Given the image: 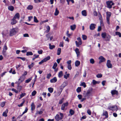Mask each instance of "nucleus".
<instances>
[{"instance_id":"nucleus-27","label":"nucleus","mask_w":121,"mask_h":121,"mask_svg":"<svg viewBox=\"0 0 121 121\" xmlns=\"http://www.w3.org/2000/svg\"><path fill=\"white\" fill-rule=\"evenodd\" d=\"M63 75V72L62 71H60L59 73L58 76L59 78L62 77Z\"/></svg>"},{"instance_id":"nucleus-55","label":"nucleus","mask_w":121,"mask_h":121,"mask_svg":"<svg viewBox=\"0 0 121 121\" xmlns=\"http://www.w3.org/2000/svg\"><path fill=\"white\" fill-rule=\"evenodd\" d=\"M64 98H62L61 100H60L59 102V104H61L63 102L64 100Z\"/></svg>"},{"instance_id":"nucleus-22","label":"nucleus","mask_w":121,"mask_h":121,"mask_svg":"<svg viewBox=\"0 0 121 121\" xmlns=\"http://www.w3.org/2000/svg\"><path fill=\"white\" fill-rule=\"evenodd\" d=\"M80 64V62L78 60H76L75 62L76 66L78 67Z\"/></svg>"},{"instance_id":"nucleus-5","label":"nucleus","mask_w":121,"mask_h":121,"mask_svg":"<svg viewBox=\"0 0 121 121\" xmlns=\"http://www.w3.org/2000/svg\"><path fill=\"white\" fill-rule=\"evenodd\" d=\"M106 65L108 68H111L112 67V65L111 63V61L109 60H107Z\"/></svg>"},{"instance_id":"nucleus-56","label":"nucleus","mask_w":121,"mask_h":121,"mask_svg":"<svg viewBox=\"0 0 121 121\" xmlns=\"http://www.w3.org/2000/svg\"><path fill=\"white\" fill-rule=\"evenodd\" d=\"M87 113L89 115H91V112L90 109H88L87 110Z\"/></svg>"},{"instance_id":"nucleus-24","label":"nucleus","mask_w":121,"mask_h":121,"mask_svg":"<svg viewBox=\"0 0 121 121\" xmlns=\"http://www.w3.org/2000/svg\"><path fill=\"white\" fill-rule=\"evenodd\" d=\"M31 109L32 110H34L35 108V106L34 104L32 103L31 105Z\"/></svg>"},{"instance_id":"nucleus-46","label":"nucleus","mask_w":121,"mask_h":121,"mask_svg":"<svg viewBox=\"0 0 121 121\" xmlns=\"http://www.w3.org/2000/svg\"><path fill=\"white\" fill-rule=\"evenodd\" d=\"M5 102H2L0 104V106L1 107H3L5 105Z\"/></svg>"},{"instance_id":"nucleus-3","label":"nucleus","mask_w":121,"mask_h":121,"mask_svg":"<svg viewBox=\"0 0 121 121\" xmlns=\"http://www.w3.org/2000/svg\"><path fill=\"white\" fill-rule=\"evenodd\" d=\"M77 39L78 41V42L77 41H76L75 43L76 46L77 47H78L80 45L82 44V42L81 39L80 37L78 38Z\"/></svg>"},{"instance_id":"nucleus-60","label":"nucleus","mask_w":121,"mask_h":121,"mask_svg":"<svg viewBox=\"0 0 121 121\" xmlns=\"http://www.w3.org/2000/svg\"><path fill=\"white\" fill-rule=\"evenodd\" d=\"M93 14L95 16H97L98 15L97 13V12L95 11H94Z\"/></svg>"},{"instance_id":"nucleus-34","label":"nucleus","mask_w":121,"mask_h":121,"mask_svg":"<svg viewBox=\"0 0 121 121\" xmlns=\"http://www.w3.org/2000/svg\"><path fill=\"white\" fill-rule=\"evenodd\" d=\"M34 63H32L30 65H28V67L29 69H31L33 67L34 65Z\"/></svg>"},{"instance_id":"nucleus-57","label":"nucleus","mask_w":121,"mask_h":121,"mask_svg":"<svg viewBox=\"0 0 121 121\" xmlns=\"http://www.w3.org/2000/svg\"><path fill=\"white\" fill-rule=\"evenodd\" d=\"M51 75L50 73L48 74L47 76V78L48 79H49L51 76Z\"/></svg>"},{"instance_id":"nucleus-6","label":"nucleus","mask_w":121,"mask_h":121,"mask_svg":"<svg viewBox=\"0 0 121 121\" xmlns=\"http://www.w3.org/2000/svg\"><path fill=\"white\" fill-rule=\"evenodd\" d=\"M99 59L100 60L99 62V63L104 62L106 60L102 56H100Z\"/></svg>"},{"instance_id":"nucleus-29","label":"nucleus","mask_w":121,"mask_h":121,"mask_svg":"<svg viewBox=\"0 0 121 121\" xmlns=\"http://www.w3.org/2000/svg\"><path fill=\"white\" fill-rule=\"evenodd\" d=\"M33 8V6L32 5H29L27 7V9L28 10H31Z\"/></svg>"},{"instance_id":"nucleus-37","label":"nucleus","mask_w":121,"mask_h":121,"mask_svg":"<svg viewBox=\"0 0 121 121\" xmlns=\"http://www.w3.org/2000/svg\"><path fill=\"white\" fill-rule=\"evenodd\" d=\"M48 90L50 93H52L53 92V89L52 88H48Z\"/></svg>"},{"instance_id":"nucleus-64","label":"nucleus","mask_w":121,"mask_h":121,"mask_svg":"<svg viewBox=\"0 0 121 121\" xmlns=\"http://www.w3.org/2000/svg\"><path fill=\"white\" fill-rule=\"evenodd\" d=\"M43 112L42 111H38L37 112L36 114H41L43 113Z\"/></svg>"},{"instance_id":"nucleus-32","label":"nucleus","mask_w":121,"mask_h":121,"mask_svg":"<svg viewBox=\"0 0 121 121\" xmlns=\"http://www.w3.org/2000/svg\"><path fill=\"white\" fill-rule=\"evenodd\" d=\"M33 53L31 52H27L26 55L27 56L32 55Z\"/></svg>"},{"instance_id":"nucleus-38","label":"nucleus","mask_w":121,"mask_h":121,"mask_svg":"<svg viewBox=\"0 0 121 121\" xmlns=\"http://www.w3.org/2000/svg\"><path fill=\"white\" fill-rule=\"evenodd\" d=\"M116 34L117 35H118L119 37H121V34L120 32H116Z\"/></svg>"},{"instance_id":"nucleus-11","label":"nucleus","mask_w":121,"mask_h":121,"mask_svg":"<svg viewBox=\"0 0 121 121\" xmlns=\"http://www.w3.org/2000/svg\"><path fill=\"white\" fill-rule=\"evenodd\" d=\"M11 24L12 25H14L16 23L17 21L16 20V19L13 18L11 20Z\"/></svg>"},{"instance_id":"nucleus-14","label":"nucleus","mask_w":121,"mask_h":121,"mask_svg":"<svg viewBox=\"0 0 121 121\" xmlns=\"http://www.w3.org/2000/svg\"><path fill=\"white\" fill-rule=\"evenodd\" d=\"M8 109H6V110L2 114L3 116L6 117L7 116V113L8 112Z\"/></svg>"},{"instance_id":"nucleus-42","label":"nucleus","mask_w":121,"mask_h":121,"mask_svg":"<svg viewBox=\"0 0 121 121\" xmlns=\"http://www.w3.org/2000/svg\"><path fill=\"white\" fill-rule=\"evenodd\" d=\"M36 92L35 91H34L31 93L32 96H34L36 93Z\"/></svg>"},{"instance_id":"nucleus-58","label":"nucleus","mask_w":121,"mask_h":121,"mask_svg":"<svg viewBox=\"0 0 121 121\" xmlns=\"http://www.w3.org/2000/svg\"><path fill=\"white\" fill-rule=\"evenodd\" d=\"M67 68L69 69V70H71L72 69L71 65H68L67 66Z\"/></svg>"},{"instance_id":"nucleus-59","label":"nucleus","mask_w":121,"mask_h":121,"mask_svg":"<svg viewBox=\"0 0 121 121\" xmlns=\"http://www.w3.org/2000/svg\"><path fill=\"white\" fill-rule=\"evenodd\" d=\"M60 119H61V120L63 119V116H64L63 114L62 113H60Z\"/></svg>"},{"instance_id":"nucleus-50","label":"nucleus","mask_w":121,"mask_h":121,"mask_svg":"<svg viewBox=\"0 0 121 121\" xmlns=\"http://www.w3.org/2000/svg\"><path fill=\"white\" fill-rule=\"evenodd\" d=\"M17 58L18 59H20L23 61H25L26 59L25 58V57H17Z\"/></svg>"},{"instance_id":"nucleus-8","label":"nucleus","mask_w":121,"mask_h":121,"mask_svg":"<svg viewBox=\"0 0 121 121\" xmlns=\"http://www.w3.org/2000/svg\"><path fill=\"white\" fill-rule=\"evenodd\" d=\"M108 108L110 110H116L117 108V107L116 106H109L108 107Z\"/></svg>"},{"instance_id":"nucleus-39","label":"nucleus","mask_w":121,"mask_h":121,"mask_svg":"<svg viewBox=\"0 0 121 121\" xmlns=\"http://www.w3.org/2000/svg\"><path fill=\"white\" fill-rule=\"evenodd\" d=\"M80 86H83L84 88H85L86 86V84L84 82H82L80 84Z\"/></svg>"},{"instance_id":"nucleus-62","label":"nucleus","mask_w":121,"mask_h":121,"mask_svg":"<svg viewBox=\"0 0 121 121\" xmlns=\"http://www.w3.org/2000/svg\"><path fill=\"white\" fill-rule=\"evenodd\" d=\"M78 97L79 99H81L82 97V95H78Z\"/></svg>"},{"instance_id":"nucleus-49","label":"nucleus","mask_w":121,"mask_h":121,"mask_svg":"<svg viewBox=\"0 0 121 121\" xmlns=\"http://www.w3.org/2000/svg\"><path fill=\"white\" fill-rule=\"evenodd\" d=\"M82 37L83 40H86L87 38L86 36L85 35H82Z\"/></svg>"},{"instance_id":"nucleus-20","label":"nucleus","mask_w":121,"mask_h":121,"mask_svg":"<svg viewBox=\"0 0 121 121\" xmlns=\"http://www.w3.org/2000/svg\"><path fill=\"white\" fill-rule=\"evenodd\" d=\"M82 14L83 16H87V13L86 10L82 11Z\"/></svg>"},{"instance_id":"nucleus-53","label":"nucleus","mask_w":121,"mask_h":121,"mask_svg":"<svg viewBox=\"0 0 121 121\" xmlns=\"http://www.w3.org/2000/svg\"><path fill=\"white\" fill-rule=\"evenodd\" d=\"M12 91L16 93H18V91L16 90L14 88H12L11 89Z\"/></svg>"},{"instance_id":"nucleus-45","label":"nucleus","mask_w":121,"mask_h":121,"mask_svg":"<svg viewBox=\"0 0 121 121\" xmlns=\"http://www.w3.org/2000/svg\"><path fill=\"white\" fill-rule=\"evenodd\" d=\"M107 13V17H110L111 16V13L109 12H108L106 13Z\"/></svg>"},{"instance_id":"nucleus-21","label":"nucleus","mask_w":121,"mask_h":121,"mask_svg":"<svg viewBox=\"0 0 121 121\" xmlns=\"http://www.w3.org/2000/svg\"><path fill=\"white\" fill-rule=\"evenodd\" d=\"M8 9L11 11H13L14 9L13 7L12 6H8Z\"/></svg>"},{"instance_id":"nucleus-35","label":"nucleus","mask_w":121,"mask_h":121,"mask_svg":"<svg viewBox=\"0 0 121 121\" xmlns=\"http://www.w3.org/2000/svg\"><path fill=\"white\" fill-rule=\"evenodd\" d=\"M57 64L56 62H55L54 64V65L52 67L53 69H55L56 68L57 66Z\"/></svg>"},{"instance_id":"nucleus-43","label":"nucleus","mask_w":121,"mask_h":121,"mask_svg":"<svg viewBox=\"0 0 121 121\" xmlns=\"http://www.w3.org/2000/svg\"><path fill=\"white\" fill-rule=\"evenodd\" d=\"M28 110V109L26 107L25 108V111L23 112L21 116H22L24 113H26L27 112Z\"/></svg>"},{"instance_id":"nucleus-47","label":"nucleus","mask_w":121,"mask_h":121,"mask_svg":"<svg viewBox=\"0 0 121 121\" xmlns=\"http://www.w3.org/2000/svg\"><path fill=\"white\" fill-rule=\"evenodd\" d=\"M34 21L36 23L38 22H39L36 17L35 16L34 17Z\"/></svg>"},{"instance_id":"nucleus-54","label":"nucleus","mask_w":121,"mask_h":121,"mask_svg":"<svg viewBox=\"0 0 121 121\" xmlns=\"http://www.w3.org/2000/svg\"><path fill=\"white\" fill-rule=\"evenodd\" d=\"M25 101H24L22 103L20 104H18V106L19 107H21L24 104V103Z\"/></svg>"},{"instance_id":"nucleus-33","label":"nucleus","mask_w":121,"mask_h":121,"mask_svg":"<svg viewBox=\"0 0 121 121\" xmlns=\"http://www.w3.org/2000/svg\"><path fill=\"white\" fill-rule=\"evenodd\" d=\"M61 52V48H59L57 50V55H59Z\"/></svg>"},{"instance_id":"nucleus-2","label":"nucleus","mask_w":121,"mask_h":121,"mask_svg":"<svg viewBox=\"0 0 121 121\" xmlns=\"http://www.w3.org/2000/svg\"><path fill=\"white\" fill-rule=\"evenodd\" d=\"M107 7L109 8H111L112 7V6L114 4L112 1H108L106 2Z\"/></svg>"},{"instance_id":"nucleus-61","label":"nucleus","mask_w":121,"mask_h":121,"mask_svg":"<svg viewBox=\"0 0 121 121\" xmlns=\"http://www.w3.org/2000/svg\"><path fill=\"white\" fill-rule=\"evenodd\" d=\"M7 49V48L6 46V44H5L4 45V47L3 48V50H6Z\"/></svg>"},{"instance_id":"nucleus-1","label":"nucleus","mask_w":121,"mask_h":121,"mask_svg":"<svg viewBox=\"0 0 121 121\" xmlns=\"http://www.w3.org/2000/svg\"><path fill=\"white\" fill-rule=\"evenodd\" d=\"M92 89L91 88L88 90L86 92L85 91L83 94V96L87 99H89L90 96L92 95Z\"/></svg>"},{"instance_id":"nucleus-31","label":"nucleus","mask_w":121,"mask_h":121,"mask_svg":"<svg viewBox=\"0 0 121 121\" xmlns=\"http://www.w3.org/2000/svg\"><path fill=\"white\" fill-rule=\"evenodd\" d=\"M69 112L71 115H73L74 113V111L72 109H70V110Z\"/></svg>"},{"instance_id":"nucleus-4","label":"nucleus","mask_w":121,"mask_h":121,"mask_svg":"<svg viewBox=\"0 0 121 121\" xmlns=\"http://www.w3.org/2000/svg\"><path fill=\"white\" fill-rule=\"evenodd\" d=\"M68 84V83L67 82H64L63 84L60 87V90L62 91L63 89Z\"/></svg>"},{"instance_id":"nucleus-52","label":"nucleus","mask_w":121,"mask_h":121,"mask_svg":"<svg viewBox=\"0 0 121 121\" xmlns=\"http://www.w3.org/2000/svg\"><path fill=\"white\" fill-rule=\"evenodd\" d=\"M102 76V74H98L96 75V77L98 78H101Z\"/></svg>"},{"instance_id":"nucleus-13","label":"nucleus","mask_w":121,"mask_h":121,"mask_svg":"<svg viewBox=\"0 0 121 121\" xmlns=\"http://www.w3.org/2000/svg\"><path fill=\"white\" fill-rule=\"evenodd\" d=\"M106 39L105 40L106 41H109L111 38V37L109 35L107 34L106 37H105Z\"/></svg>"},{"instance_id":"nucleus-63","label":"nucleus","mask_w":121,"mask_h":121,"mask_svg":"<svg viewBox=\"0 0 121 121\" xmlns=\"http://www.w3.org/2000/svg\"><path fill=\"white\" fill-rule=\"evenodd\" d=\"M60 47H63V42H61L60 43L59 45Z\"/></svg>"},{"instance_id":"nucleus-7","label":"nucleus","mask_w":121,"mask_h":121,"mask_svg":"<svg viewBox=\"0 0 121 121\" xmlns=\"http://www.w3.org/2000/svg\"><path fill=\"white\" fill-rule=\"evenodd\" d=\"M68 105V103L67 102L63 104L61 107V109L62 110H64L65 107L67 106Z\"/></svg>"},{"instance_id":"nucleus-40","label":"nucleus","mask_w":121,"mask_h":121,"mask_svg":"<svg viewBox=\"0 0 121 121\" xmlns=\"http://www.w3.org/2000/svg\"><path fill=\"white\" fill-rule=\"evenodd\" d=\"M90 63L92 64H93L94 63L95 61L94 59H91L90 60Z\"/></svg>"},{"instance_id":"nucleus-25","label":"nucleus","mask_w":121,"mask_h":121,"mask_svg":"<svg viewBox=\"0 0 121 121\" xmlns=\"http://www.w3.org/2000/svg\"><path fill=\"white\" fill-rule=\"evenodd\" d=\"M107 35L106 34V33H103L101 34L102 37L104 39L105 38Z\"/></svg>"},{"instance_id":"nucleus-18","label":"nucleus","mask_w":121,"mask_h":121,"mask_svg":"<svg viewBox=\"0 0 121 121\" xmlns=\"http://www.w3.org/2000/svg\"><path fill=\"white\" fill-rule=\"evenodd\" d=\"M55 119L57 121H58L60 119V117L59 115L58 114H57L55 117Z\"/></svg>"},{"instance_id":"nucleus-16","label":"nucleus","mask_w":121,"mask_h":121,"mask_svg":"<svg viewBox=\"0 0 121 121\" xmlns=\"http://www.w3.org/2000/svg\"><path fill=\"white\" fill-rule=\"evenodd\" d=\"M20 17V15L18 13H17L14 16L13 18L16 19V18L19 19Z\"/></svg>"},{"instance_id":"nucleus-28","label":"nucleus","mask_w":121,"mask_h":121,"mask_svg":"<svg viewBox=\"0 0 121 121\" xmlns=\"http://www.w3.org/2000/svg\"><path fill=\"white\" fill-rule=\"evenodd\" d=\"M76 27V25H73L70 26L71 29L72 30H74Z\"/></svg>"},{"instance_id":"nucleus-15","label":"nucleus","mask_w":121,"mask_h":121,"mask_svg":"<svg viewBox=\"0 0 121 121\" xmlns=\"http://www.w3.org/2000/svg\"><path fill=\"white\" fill-rule=\"evenodd\" d=\"M57 80L56 78V77H54L50 80V82L51 83H55L57 81Z\"/></svg>"},{"instance_id":"nucleus-26","label":"nucleus","mask_w":121,"mask_h":121,"mask_svg":"<svg viewBox=\"0 0 121 121\" xmlns=\"http://www.w3.org/2000/svg\"><path fill=\"white\" fill-rule=\"evenodd\" d=\"M59 13V11L57 10V8H56L55 10V11L54 13V15L55 16H56Z\"/></svg>"},{"instance_id":"nucleus-30","label":"nucleus","mask_w":121,"mask_h":121,"mask_svg":"<svg viewBox=\"0 0 121 121\" xmlns=\"http://www.w3.org/2000/svg\"><path fill=\"white\" fill-rule=\"evenodd\" d=\"M49 48L51 49H52L55 47V46L54 45H51L50 43L49 44Z\"/></svg>"},{"instance_id":"nucleus-12","label":"nucleus","mask_w":121,"mask_h":121,"mask_svg":"<svg viewBox=\"0 0 121 121\" xmlns=\"http://www.w3.org/2000/svg\"><path fill=\"white\" fill-rule=\"evenodd\" d=\"M17 32L16 31H10L9 35L11 36H12L15 34Z\"/></svg>"},{"instance_id":"nucleus-17","label":"nucleus","mask_w":121,"mask_h":121,"mask_svg":"<svg viewBox=\"0 0 121 121\" xmlns=\"http://www.w3.org/2000/svg\"><path fill=\"white\" fill-rule=\"evenodd\" d=\"M75 51L77 55V56L78 57L80 55V52L79 51V49L76 48L75 49Z\"/></svg>"},{"instance_id":"nucleus-51","label":"nucleus","mask_w":121,"mask_h":121,"mask_svg":"<svg viewBox=\"0 0 121 121\" xmlns=\"http://www.w3.org/2000/svg\"><path fill=\"white\" fill-rule=\"evenodd\" d=\"M69 74H67V75H64V78H65L66 79H67L68 77H69Z\"/></svg>"},{"instance_id":"nucleus-10","label":"nucleus","mask_w":121,"mask_h":121,"mask_svg":"<svg viewBox=\"0 0 121 121\" xmlns=\"http://www.w3.org/2000/svg\"><path fill=\"white\" fill-rule=\"evenodd\" d=\"M111 92L112 95L115 94L117 95L118 94V91L116 90H112Z\"/></svg>"},{"instance_id":"nucleus-48","label":"nucleus","mask_w":121,"mask_h":121,"mask_svg":"<svg viewBox=\"0 0 121 121\" xmlns=\"http://www.w3.org/2000/svg\"><path fill=\"white\" fill-rule=\"evenodd\" d=\"M2 54L4 56H6V51L3 50L2 51Z\"/></svg>"},{"instance_id":"nucleus-36","label":"nucleus","mask_w":121,"mask_h":121,"mask_svg":"<svg viewBox=\"0 0 121 121\" xmlns=\"http://www.w3.org/2000/svg\"><path fill=\"white\" fill-rule=\"evenodd\" d=\"M81 87H78L76 89V91L77 92L79 93L81 91Z\"/></svg>"},{"instance_id":"nucleus-19","label":"nucleus","mask_w":121,"mask_h":121,"mask_svg":"<svg viewBox=\"0 0 121 121\" xmlns=\"http://www.w3.org/2000/svg\"><path fill=\"white\" fill-rule=\"evenodd\" d=\"M103 116H105V118H107L108 117V113L107 111H105L104 112V113L103 114Z\"/></svg>"},{"instance_id":"nucleus-9","label":"nucleus","mask_w":121,"mask_h":121,"mask_svg":"<svg viewBox=\"0 0 121 121\" xmlns=\"http://www.w3.org/2000/svg\"><path fill=\"white\" fill-rule=\"evenodd\" d=\"M96 26L95 24H91L90 26V29L91 30H94L95 28V26Z\"/></svg>"},{"instance_id":"nucleus-44","label":"nucleus","mask_w":121,"mask_h":121,"mask_svg":"<svg viewBox=\"0 0 121 121\" xmlns=\"http://www.w3.org/2000/svg\"><path fill=\"white\" fill-rule=\"evenodd\" d=\"M32 79V78H29L28 79L26 80L25 82L26 83L29 82Z\"/></svg>"},{"instance_id":"nucleus-41","label":"nucleus","mask_w":121,"mask_h":121,"mask_svg":"<svg viewBox=\"0 0 121 121\" xmlns=\"http://www.w3.org/2000/svg\"><path fill=\"white\" fill-rule=\"evenodd\" d=\"M34 0L35 3H37L38 2H43V0Z\"/></svg>"},{"instance_id":"nucleus-23","label":"nucleus","mask_w":121,"mask_h":121,"mask_svg":"<svg viewBox=\"0 0 121 121\" xmlns=\"http://www.w3.org/2000/svg\"><path fill=\"white\" fill-rule=\"evenodd\" d=\"M50 59V57L49 56H48L45 58L43 59V60L45 62L49 60Z\"/></svg>"}]
</instances>
